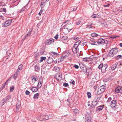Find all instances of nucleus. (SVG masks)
<instances>
[{
  "mask_svg": "<svg viewBox=\"0 0 122 122\" xmlns=\"http://www.w3.org/2000/svg\"><path fill=\"white\" fill-rule=\"evenodd\" d=\"M80 41H79L75 43L72 48V51L74 54H76L78 52L79 48L81 46L80 45Z\"/></svg>",
  "mask_w": 122,
  "mask_h": 122,
  "instance_id": "nucleus-1",
  "label": "nucleus"
},
{
  "mask_svg": "<svg viewBox=\"0 0 122 122\" xmlns=\"http://www.w3.org/2000/svg\"><path fill=\"white\" fill-rule=\"evenodd\" d=\"M118 52V50L117 48H112L109 51L108 56L111 57L113 56Z\"/></svg>",
  "mask_w": 122,
  "mask_h": 122,
  "instance_id": "nucleus-2",
  "label": "nucleus"
},
{
  "mask_svg": "<svg viewBox=\"0 0 122 122\" xmlns=\"http://www.w3.org/2000/svg\"><path fill=\"white\" fill-rule=\"evenodd\" d=\"M63 27L62 30L63 32L65 33H68L72 29V27L69 26H61Z\"/></svg>",
  "mask_w": 122,
  "mask_h": 122,
  "instance_id": "nucleus-3",
  "label": "nucleus"
},
{
  "mask_svg": "<svg viewBox=\"0 0 122 122\" xmlns=\"http://www.w3.org/2000/svg\"><path fill=\"white\" fill-rule=\"evenodd\" d=\"M106 88V87L104 86H102L99 87L97 90L98 94H100L104 91Z\"/></svg>",
  "mask_w": 122,
  "mask_h": 122,
  "instance_id": "nucleus-4",
  "label": "nucleus"
},
{
  "mask_svg": "<svg viewBox=\"0 0 122 122\" xmlns=\"http://www.w3.org/2000/svg\"><path fill=\"white\" fill-rule=\"evenodd\" d=\"M43 79L41 77H40L38 80V83L37 86L38 88H40L42 85Z\"/></svg>",
  "mask_w": 122,
  "mask_h": 122,
  "instance_id": "nucleus-5",
  "label": "nucleus"
},
{
  "mask_svg": "<svg viewBox=\"0 0 122 122\" xmlns=\"http://www.w3.org/2000/svg\"><path fill=\"white\" fill-rule=\"evenodd\" d=\"M11 23V20H8L6 21L4 24H2V27H7L10 25Z\"/></svg>",
  "mask_w": 122,
  "mask_h": 122,
  "instance_id": "nucleus-6",
  "label": "nucleus"
},
{
  "mask_svg": "<svg viewBox=\"0 0 122 122\" xmlns=\"http://www.w3.org/2000/svg\"><path fill=\"white\" fill-rule=\"evenodd\" d=\"M94 58L93 56H92L89 57L85 58H83V61H84L87 62L91 61L93 59V58Z\"/></svg>",
  "mask_w": 122,
  "mask_h": 122,
  "instance_id": "nucleus-7",
  "label": "nucleus"
},
{
  "mask_svg": "<svg viewBox=\"0 0 122 122\" xmlns=\"http://www.w3.org/2000/svg\"><path fill=\"white\" fill-rule=\"evenodd\" d=\"M54 42V40L52 38H51L49 40H47L45 44L47 45H50Z\"/></svg>",
  "mask_w": 122,
  "mask_h": 122,
  "instance_id": "nucleus-8",
  "label": "nucleus"
},
{
  "mask_svg": "<svg viewBox=\"0 0 122 122\" xmlns=\"http://www.w3.org/2000/svg\"><path fill=\"white\" fill-rule=\"evenodd\" d=\"M86 121V122H92L91 120V118L90 115H86L85 117Z\"/></svg>",
  "mask_w": 122,
  "mask_h": 122,
  "instance_id": "nucleus-9",
  "label": "nucleus"
},
{
  "mask_svg": "<svg viewBox=\"0 0 122 122\" xmlns=\"http://www.w3.org/2000/svg\"><path fill=\"white\" fill-rule=\"evenodd\" d=\"M116 102L115 100H113L111 102L110 106L113 108H115L116 106Z\"/></svg>",
  "mask_w": 122,
  "mask_h": 122,
  "instance_id": "nucleus-10",
  "label": "nucleus"
},
{
  "mask_svg": "<svg viewBox=\"0 0 122 122\" xmlns=\"http://www.w3.org/2000/svg\"><path fill=\"white\" fill-rule=\"evenodd\" d=\"M115 92L117 93L122 92V87L120 86L117 87L115 89Z\"/></svg>",
  "mask_w": 122,
  "mask_h": 122,
  "instance_id": "nucleus-11",
  "label": "nucleus"
},
{
  "mask_svg": "<svg viewBox=\"0 0 122 122\" xmlns=\"http://www.w3.org/2000/svg\"><path fill=\"white\" fill-rule=\"evenodd\" d=\"M97 44L99 45L100 44H102L105 43V40L103 39H100L98 40L97 42Z\"/></svg>",
  "mask_w": 122,
  "mask_h": 122,
  "instance_id": "nucleus-12",
  "label": "nucleus"
},
{
  "mask_svg": "<svg viewBox=\"0 0 122 122\" xmlns=\"http://www.w3.org/2000/svg\"><path fill=\"white\" fill-rule=\"evenodd\" d=\"M99 99L97 100L96 99H95L92 102V104L94 106H96L99 102Z\"/></svg>",
  "mask_w": 122,
  "mask_h": 122,
  "instance_id": "nucleus-13",
  "label": "nucleus"
},
{
  "mask_svg": "<svg viewBox=\"0 0 122 122\" xmlns=\"http://www.w3.org/2000/svg\"><path fill=\"white\" fill-rule=\"evenodd\" d=\"M51 115H49L48 116L47 115H44V118H43V120H46L49 119V118H52V117H51Z\"/></svg>",
  "mask_w": 122,
  "mask_h": 122,
  "instance_id": "nucleus-14",
  "label": "nucleus"
},
{
  "mask_svg": "<svg viewBox=\"0 0 122 122\" xmlns=\"http://www.w3.org/2000/svg\"><path fill=\"white\" fill-rule=\"evenodd\" d=\"M69 23V21H67L62 25L61 26H64L72 27L71 25L70 24L69 25L67 24Z\"/></svg>",
  "mask_w": 122,
  "mask_h": 122,
  "instance_id": "nucleus-15",
  "label": "nucleus"
},
{
  "mask_svg": "<svg viewBox=\"0 0 122 122\" xmlns=\"http://www.w3.org/2000/svg\"><path fill=\"white\" fill-rule=\"evenodd\" d=\"M55 77L58 81H59L60 80H61L62 76L60 75H58V74H56L55 76Z\"/></svg>",
  "mask_w": 122,
  "mask_h": 122,
  "instance_id": "nucleus-16",
  "label": "nucleus"
},
{
  "mask_svg": "<svg viewBox=\"0 0 122 122\" xmlns=\"http://www.w3.org/2000/svg\"><path fill=\"white\" fill-rule=\"evenodd\" d=\"M87 73H88V74H91L92 73V70L91 67H89L86 71Z\"/></svg>",
  "mask_w": 122,
  "mask_h": 122,
  "instance_id": "nucleus-17",
  "label": "nucleus"
},
{
  "mask_svg": "<svg viewBox=\"0 0 122 122\" xmlns=\"http://www.w3.org/2000/svg\"><path fill=\"white\" fill-rule=\"evenodd\" d=\"M103 107L101 106H98L96 109V111L97 112H98L102 110L103 109Z\"/></svg>",
  "mask_w": 122,
  "mask_h": 122,
  "instance_id": "nucleus-18",
  "label": "nucleus"
},
{
  "mask_svg": "<svg viewBox=\"0 0 122 122\" xmlns=\"http://www.w3.org/2000/svg\"><path fill=\"white\" fill-rule=\"evenodd\" d=\"M22 65L21 64H20L19 66L18 69L17 70V72H19L22 69Z\"/></svg>",
  "mask_w": 122,
  "mask_h": 122,
  "instance_id": "nucleus-19",
  "label": "nucleus"
},
{
  "mask_svg": "<svg viewBox=\"0 0 122 122\" xmlns=\"http://www.w3.org/2000/svg\"><path fill=\"white\" fill-rule=\"evenodd\" d=\"M31 90L33 92H36L38 91V89L35 87H33L31 89Z\"/></svg>",
  "mask_w": 122,
  "mask_h": 122,
  "instance_id": "nucleus-20",
  "label": "nucleus"
},
{
  "mask_svg": "<svg viewBox=\"0 0 122 122\" xmlns=\"http://www.w3.org/2000/svg\"><path fill=\"white\" fill-rule=\"evenodd\" d=\"M117 63H116L112 66L111 69L112 70H114L117 67Z\"/></svg>",
  "mask_w": 122,
  "mask_h": 122,
  "instance_id": "nucleus-21",
  "label": "nucleus"
},
{
  "mask_svg": "<svg viewBox=\"0 0 122 122\" xmlns=\"http://www.w3.org/2000/svg\"><path fill=\"white\" fill-rule=\"evenodd\" d=\"M53 60L52 58L50 57H49L48 58V63H51L53 62Z\"/></svg>",
  "mask_w": 122,
  "mask_h": 122,
  "instance_id": "nucleus-22",
  "label": "nucleus"
},
{
  "mask_svg": "<svg viewBox=\"0 0 122 122\" xmlns=\"http://www.w3.org/2000/svg\"><path fill=\"white\" fill-rule=\"evenodd\" d=\"M39 96V94L38 93H37L35 94L33 97V98H34V100H35L36 99H37L38 98V97Z\"/></svg>",
  "mask_w": 122,
  "mask_h": 122,
  "instance_id": "nucleus-23",
  "label": "nucleus"
},
{
  "mask_svg": "<svg viewBox=\"0 0 122 122\" xmlns=\"http://www.w3.org/2000/svg\"><path fill=\"white\" fill-rule=\"evenodd\" d=\"M34 69L35 71H39L40 70V67L36 65L35 66Z\"/></svg>",
  "mask_w": 122,
  "mask_h": 122,
  "instance_id": "nucleus-24",
  "label": "nucleus"
},
{
  "mask_svg": "<svg viewBox=\"0 0 122 122\" xmlns=\"http://www.w3.org/2000/svg\"><path fill=\"white\" fill-rule=\"evenodd\" d=\"M107 67V65L105 64L103 65L102 70L104 71H105Z\"/></svg>",
  "mask_w": 122,
  "mask_h": 122,
  "instance_id": "nucleus-25",
  "label": "nucleus"
},
{
  "mask_svg": "<svg viewBox=\"0 0 122 122\" xmlns=\"http://www.w3.org/2000/svg\"><path fill=\"white\" fill-rule=\"evenodd\" d=\"M32 81L33 82L35 83L36 81L37 80V77H32Z\"/></svg>",
  "mask_w": 122,
  "mask_h": 122,
  "instance_id": "nucleus-26",
  "label": "nucleus"
},
{
  "mask_svg": "<svg viewBox=\"0 0 122 122\" xmlns=\"http://www.w3.org/2000/svg\"><path fill=\"white\" fill-rule=\"evenodd\" d=\"M74 114H76L79 113V111L77 109H75L73 110Z\"/></svg>",
  "mask_w": 122,
  "mask_h": 122,
  "instance_id": "nucleus-27",
  "label": "nucleus"
},
{
  "mask_svg": "<svg viewBox=\"0 0 122 122\" xmlns=\"http://www.w3.org/2000/svg\"><path fill=\"white\" fill-rule=\"evenodd\" d=\"M91 36L93 37H96L97 36L98 34L94 33H93L91 34Z\"/></svg>",
  "mask_w": 122,
  "mask_h": 122,
  "instance_id": "nucleus-28",
  "label": "nucleus"
},
{
  "mask_svg": "<svg viewBox=\"0 0 122 122\" xmlns=\"http://www.w3.org/2000/svg\"><path fill=\"white\" fill-rule=\"evenodd\" d=\"M93 18H98L99 17H100L99 15L95 14H94L91 16Z\"/></svg>",
  "mask_w": 122,
  "mask_h": 122,
  "instance_id": "nucleus-29",
  "label": "nucleus"
},
{
  "mask_svg": "<svg viewBox=\"0 0 122 122\" xmlns=\"http://www.w3.org/2000/svg\"><path fill=\"white\" fill-rule=\"evenodd\" d=\"M50 53L52 55H57V53L53 51H51L50 52Z\"/></svg>",
  "mask_w": 122,
  "mask_h": 122,
  "instance_id": "nucleus-30",
  "label": "nucleus"
},
{
  "mask_svg": "<svg viewBox=\"0 0 122 122\" xmlns=\"http://www.w3.org/2000/svg\"><path fill=\"white\" fill-rule=\"evenodd\" d=\"M48 0H42L41 1V5L42 6L44 5V3L46 2V1H47Z\"/></svg>",
  "mask_w": 122,
  "mask_h": 122,
  "instance_id": "nucleus-31",
  "label": "nucleus"
},
{
  "mask_svg": "<svg viewBox=\"0 0 122 122\" xmlns=\"http://www.w3.org/2000/svg\"><path fill=\"white\" fill-rule=\"evenodd\" d=\"M19 72H17V71H16V72H15L14 74V79H15L18 75V74Z\"/></svg>",
  "mask_w": 122,
  "mask_h": 122,
  "instance_id": "nucleus-32",
  "label": "nucleus"
},
{
  "mask_svg": "<svg viewBox=\"0 0 122 122\" xmlns=\"http://www.w3.org/2000/svg\"><path fill=\"white\" fill-rule=\"evenodd\" d=\"M20 104H16V110H19V108H20Z\"/></svg>",
  "mask_w": 122,
  "mask_h": 122,
  "instance_id": "nucleus-33",
  "label": "nucleus"
},
{
  "mask_svg": "<svg viewBox=\"0 0 122 122\" xmlns=\"http://www.w3.org/2000/svg\"><path fill=\"white\" fill-rule=\"evenodd\" d=\"M87 94L88 98H90L91 97V93L90 92H87Z\"/></svg>",
  "mask_w": 122,
  "mask_h": 122,
  "instance_id": "nucleus-34",
  "label": "nucleus"
},
{
  "mask_svg": "<svg viewBox=\"0 0 122 122\" xmlns=\"http://www.w3.org/2000/svg\"><path fill=\"white\" fill-rule=\"evenodd\" d=\"M46 59V57H41V60L40 61L41 62H42L43 60H45Z\"/></svg>",
  "mask_w": 122,
  "mask_h": 122,
  "instance_id": "nucleus-35",
  "label": "nucleus"
},
{
  "mask_svg": "<svg viewBox=\"0 0 122 122\" xmlns=\"http://www.w3.org/2000/svg\"><path fill=\"white\" fill-rule=\"evenodd\" d=\"M116 58L117 59H122V56L121 55H118L116 57Z\"/></svg>",
  "mask_w": 122,
  "mask_h": 122,
  "instance_id": "nucleus-36",
  "label": "nucleus"
},
{
  "mask_svg": "<svg viewBox=\"0 0 122 122\" xmlns=\"http://www.w3.org/2000/svg\"><path fill=\"white\" fill-rule=\"evenodd\" d=\"M54 68L55 71L56 72L59 71L60 70V68L59 67H54Z\"/></svg>",
  "mask_w": 122,
  "mask_h": 122,
  "instance_id": "nucleus-37",
  "label": "nucleus"
},
{
  "mask_svg": "<svg viewBox=\"0 0 122 122\" xmlns=\"http://www.w3.org/2000/svg\"><path fill=\"white\" fill-rule=\"evenodd\" d=\"M91 44L92 45H98L97 42L94 41V42L91 43Z\"/></svg>",
  "mask_w": 122,
  "mask_h": 122,
  "instance_id": "nucleus-38",
  "label": "nucleus"
},
{
  "mask_svg": "<svg viewBox=\"0 0 122 122\" xmlns=\"http://www.w3.org/2000/svg\"><path fill=\"white\" fill-rule=\"evenodd\" d=\"M67 37L66 36H64L62 37V40H65L67 39Z\"/></svg>",
  "mask_w": 122,
  "mask_h": 122,
  "instance_id": "nucleus-39",
  "label": "nucleus"
},
{
  "mask_svg": "<svg viewBox=\"0 0 122 122\" xmlns=\"http://www.w3.org/2000/svg\"><path fill=\"white\" fill-rule=\"evenodd\" d=\"M14 87L13 86H12L10 87V92H12L14 90Z\"/></svg>",
  "mask_w": 122,
  "mask_h": 122,
  "instance_id": "nucleus-40",
  "label": "nucleus"
},
{
  "mask_svg": "<svg viewBox=\"0 0 122 122\" xmlns=\"http://www.w3.org/2000/svg\"><path fill=\"white\" fill-rule=\"evenodd\" d=\"M64 59V58L62 57L59 58L58 59V62H61L63 61Z\"/></svg>",
  "mask_w": 122,
  "mask_h": 122,
  "instance_id": "nucleus-41",
  "label": "nucleus"
},
{
  "mask_svg": "<svg viewBox=\"0 0 122 122\" xmlns=\"http://www.w3.org/2000/svg\"><path fill=\"white\" fill-rule=\"evenodd\" d=\"M26 6H25L22 8L20 12H22L25 10V9Z\"/></svg>",
  "mask_w": 122,
  "mask_h": 122,
  "instance_id": "nucleus-42",
  "label": "nucleus"
},
{
  "mask_svg": "<svg viewBox=\"0 0 122 122\" xmlns=\"http://www.w3.org/2000/svg\"><path fill=\"white\" fill-rule=\"evenodd\" d=\"M11 97V96H7L5 98L6 101H7L10 99Z\"/></svg>",
  "mask_w": 122,
  "mask_h": 122,
  "instance_id": "nucleus-43",
  "label": "nucleus"
},
{
  "mask_svg": "<svg viewBox=\"0 0 122 122\" xmlns=\"http://www.w3.org/2000/svg\"><path fill=\"white\" fill-rule=\"evenodd\" d=\"M63 86H64L67 87L69 85L67 83L65 82L64 83Z\"/></svg>",
  "mask_w": 122,
  "mask_h": 122,
  "instance_id": "nucleus-44",
  "label": "nucleus"
},
{
  "mask_svg": "<svg viewBox=\"0 0 122 122\" xmlns=\"http://www.w3.org/2000/svg\"><path fill=\"white\" fill-rule=\"evenodd\" d=\"M71 81H70V83H71L73 85H74L75 84V81L73 80H71Z\"/></svg>",
  "mask_w": 122,
  "mask_h": 122,
  "instance_id": "nucleus-45",
  "label": "nucleus"
},
{
  "mask_svg": "<svg viewBox=\"0 0 122 122\" xmlns=\"http://www.w3.org/2000/svg\"><path fill=\"white\" fill-rule=\"evenodd\" d=\"M103 64H101L98 66V68L99 69L101 68L102 69V67L103 66Z\"/></svg>",
  "mask_w": 122,
  "mask_h": 122,
  "instance_id": "nucleus-46",
  "label": "nucleus"
},
{
  "mask_svg": "<svg viewBox=\"0 0 122 122\" xmlns=\"http://www.w3.org/2000/svg\"><path fill=\"white\" fill-rule=\"evenodd\" d=\"M25 93L27 95H29L30 94V93L27 90H26L25 92Z\"/></svg>",
  "mask_w": 122,
  "mask_h": 122,
  "instance_id": "nucleus-47",
  "label": "nucleus"
},
{
  "mask_svg": "<svg viewBox=\"0 0 122 122\" xmlns=\"http://www.w3.org/2000/svg\"><path fill=\"white\" fill-rule=\"evenodd\" d=\"M73 67L75 68L76 69H78L79 68V67L77 65H75Z\"/></svg>",
  "mask_w": 122,
  "mask_h": 122,
  "instance_id": "nucleus-48",
  "label": "nucleus"
},
{
  "mask_svg": "<svg viewBox=\"0 0 122 122\" xmlns=\"http://www.w3.org/2000/svg\"><path fill=\"white\" fill-rule=\"evenodd\" d=\"M81 22L80 20H79L76 22V23L77 25H79L81 23Z\"/></svg>",
  "mask_w": 122,
  "mask_h": 122,
  "instance_id": "nucleus-49",
  "label": "nucleus"
},
{
  "mask_svg": "<svg viewBox=\"0 0 122 122\" xmlns=\"http://www.w3.org/2000/svg\"><path fill=\"white\" fill-rule=\"evenodd\" d=\"M112 100V98L111 97H109L108 98V100L107 101V102H110Z\"/></svg>",
  "mask_w": 122,
  "mask_h": 122,
  "instance_id": "nucleus-50",
  "label": "nucleus"
},
{
  "mask_svg": "<svg viewBox=\"0 0 122 122\" xmlns=\"http://www.w3.org/2000/svg\"><path fill=\"white\" fill-rule=\"evenodd\" d=\"M30 33H28L26 34V35L25 36V38H26L27 37V36H30Z\"/></svg>",
  "mask_w": 122,
  "mask_h": 122,
  "instance_id": "nucleus-51",
  "label": "nucleus"
},
{
  "mask_svg": "<svg viewBox=\"0 0 122 122\" xmlns=\"http://www.w3.org/2000/svg\"><path fill=\"white\" fill-rule=\"evenodd\" d=\"M6 84V82H5L4 83V85L3 84L2 86V89L3 88H4L5 87V85Z\"/></svg>",
  "mask_w": 122,
  "mask_h": 122,
  "instance_id": "nucleus-52",
  "label": "nucleus"
},
{
  "mask_svg": "<svg viewBox=\"0 0 122 122\" xmlns=\"http://www.w3.org/2000/svg\"><path fill=\"white\" fill-rule=\"evenodd\" d=\"M6 101L4 99L2 101V106L3 105H4Z\"/></svg>",
  "mask_w": 122,
  "mask_h": 122,
  "instance_id": "nucleus-53",
  "label": "nucleus"
},
{
  "mask_svg": "<svg viewBox=\"0 0 122 122\" xmlns=\"http://www.w3.org/2000/svg\"><path fill=\"white\" fill-rule=\"evenodd\" d=\"M117 37H118L116 36H112L110 37V38H112V39H114L116 38Z\"/></svg>",
  "mask_w": 122,
  "mask_h": 122,
  "instance_id": "nucleus-54",
  "label": "nucleus"
},
{
  "mask_svg": "<svg viewBox=\"0 0 122 122\" xmlns=\"http://www.w3.org/2000/svg\"><path fill=\"white\" fill-rule=\"evenodd\" d=\"M58 34L56 35V36H55L54 38L56 39H57L58 38Z\"/></svg>",
  "mask_w": 122,
  "mask_h": 122,
  "instance_id": "nucleus-55",
  "label": "nucleus"
},
{
  "mask_svg": "<svg viewBox=\"0 0 122 122\" xmlns=\"http://www.w3.org/2000/svg\"><path fill=\"white\" fill-rule=\"evenodd\" d=\"M0 18L2 20H4V17L3 16H2V15H0Z\"/></svg>",
  "mask_w": 122,
  "mask_h": 122,
  "instance_id": "nucleus-56",
  "label": "nucleus"
},
{
  "mask_svg": "<svg viewBox=\"0 0 122 122\" xmlns=\"http://www.w3.org/2000/svg\"><path fill=\"white\" fill-rule=\"evenodd\" d=\"M2 11L6 12V9L5 8H3L2 10Z\"/></svg>",
  "mask_w": 122,
  "mask_h": 122,
  "instance_id": "nucleus-57",
  "label": "nucleus"
},
{
  "mask_svg": "<svg viewBox=\"0 0 122 122\" xmlns=\"http://www.w3.org/2000/svg\"><path fill=\"white\" fill-rule=\"evenodd\" d=\"M109 5H110V4H108L107 5H104V6L105 7H108L109 6Z\"/></svg>",
  "mask_w": 122,
  "mask_h": 122,
  "instance_id": "nucleus-58",
  "label": "nucleus"
},
{
  "mask_svg": "<svg viewBox=\"0 0 122 122\" xmlns=\"http://www.w3.org/2000/svg\"><path fill=\"white\" fill-rule=\"evenodd\" d=\"M76 9H77V8L76 7L74 8H73V11H75V10H76Z\"/></svg>",
  "mask_w": 122,
  "mask_h": 122,
  "instance_id": "nucleus-59",
  "label": "nucleus"
},
{
  "mask_svg": "<svg viewBox=\"0 0 122 122\" xmlns=\"http://www.w3.org/2000/svg\"><path fill=\"white\" fill-rule=\"evenodd\" d=\"M41 10L40 11V12L38 14L39 15H41Z\"/></svg>",
  "mask_w": 122,
  "mask_h": 122,
  "instance_id": "nucleus-60",
  "label": "nucleus"
},
{
  "mask_svg": "<svg viewBox=\"0 0 122 122\" xmlns=\"http://www.w3.org/2000/svg\"><path fill=\"white\" fill-rule=\"evenodd\" d=\"M90 41L91 42H94V41H95L93 39H91L90 40Z\"/></svg>",
  "mask_w": 122,
  "mask_h": 122,
  "instance_id": "nucleus-61",
  "label": "nucleus"
},
{
  "mask_svg": "<svg viewBox=\"0 0 122 122\" xmlns=\"http://www.w3.org/2000/svg\"><path fill=\"white\" fill-rule=\"evenodd\" d=\"M92 25V24H91V25L90 26H89L88 27L90 28H92V26L91 25Z\"/></svg>",
  "mask_w": 122,
  "mask_h": 122,
  "instance_id": "nucleus-62",
  "label": "nucleus"
},
{
  "mask_svg": "<svg viewBox=\"0 0 122 122\" xmlns=\"http://www.w3.org/2000/svg\"><path fill=\"white\" fill-rule=\"evenodd\" d=\"M120 46L122 47V43H120Z\"/></svg>",
  "mask_w": 122,
  "mask_h": 122,
  "instance_id": "nucleus-63",
  "label": "nucleus"
},
{
  "mask_svg": "<svg viewBox=\"0 0 122 122\" xmlns=\"http://www.w3.org/2000/svg\"><path fill=\"white\" fill-rule=\"evenodd\" d=\"M57 62V61H54V63H56Z\"/></svg>",
  "mask_w": 122,
  "mask_h": 122,
  "instance_id": "nucleus-64",
  "label": "nucleus"
}]
</instances>
